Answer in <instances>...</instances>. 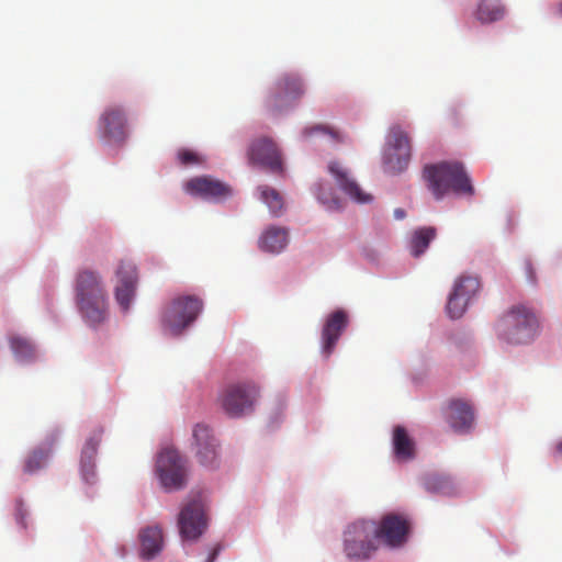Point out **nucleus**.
Segmentation results:
<instances>
[{
	"label": "nucleus",
	"mask_w": 562,
	"mask_h": 562,
	"mask_svg": "<svg viewBox=\"0 0 562 562\" xmlns=\"http://www.w3.org/2000/svg\"><path fill=\"white\" fill-rule=\"evenodd\" d=\"M423 178L436 200L443 199L449 192L468 196L474 194L472 181L461 162L441 161L426 165Z\"/></svg>",
	"instance_id": "1"
},
{
	"label": "nucleus",
	"mask_w": 562,
	"mask_h": 562,
	"mask_svg": "<svg viewBox=\"0 0 562 562\" xmlns=\"http://www.w3.org/2000/svg\"><path fill=\"white\" fill-rule=\"evenodd\" d=\"M77 306L90 325H98L106 317L108 294L102 277L92 270L78 272L75 282Z\"/></svg>",
	"instance_id": "2"
},
{
	"label": "nucleus",
	"mask_w": 562,
	"mask_h": 562,
	"mask_svg": "<svg viewBox=\"0 0 562 562\" xmlns=\"http://www.w3.org/2000/svg\"><path fill=\"white\" fill-rule=\"evenodd\" d=\"M496 329L498 337L507 344H528L537 334L538 319L526 306L516 305L499 318Z\"/></svg>",
	"instance_id": "3"
},
{
	"label": "nucleus",
	"mask_w": 562,
	"mask_h": 562,
	"mask_svg": "<svg viewBox=\"0 0 562 562\" xmlns=\"http://www.w3.org/2000/svg\"><path fill=\"white\" fill-rule=\"evenodd\" d=\"M374 520L359 519L348 525L344 533V552L349 560L370 559L379 548Z\"/></svg>",
	"instance_id": "4"
},
{
	"label": "nucleus",
	"mask_w": 562,
	"mask_h": 562,
	"mask_svg": "<svg viewBox=\"0 0 562 562\" xmlns=\"http://www.w3.org/2000/svg\"><path fill=\"white\" fill-rule=\"evenodd\" d=\"M305 93L302 79L295 74H285L274 83L265 98V108L272 115L291 109Z\"/></svg>",
	"instance_id": "5"
},
{
	"label": "nucleus",
	"mask_w": 562,
	"mask_h": 562,
	"mask_svg": "<svg viewBox=\"0 0 562 562\" xmlns=\"http://www.w3.org/2000/svg\"><path fill=\"white\" fill-rule=\"evenodd\" d=\"M203 303L195 295L175 299L162 314L164 329L171 336L180 335L201 313Z\"/></svg>",
	"instance_id": "6"
},
{
	"label": "nucleus",
	"mask_w": 562,
	"mask_h": 562,
	"mask_svg": "<svg viewBox=\"0 0 562 562\" xmlns=\"http://www.w3.org/2000/svg\"><path fill=\"white\" fill-rule=\"evenodd\" d=\"M156 473L167 492L181 490L187 484V460L178 450L166 448L157 457Z\"/></svg>",
	"instance_id": "7"
},
{
	"label": "nucleus",
	"mask_w": 562,
	"mask_h": 562,
	"mask_svg": "<svg viewBox=\"0 0 562 562\" xmlns=\"http://www.w3.org/2000/svg\"><path fill=\"white\" fill-rule=\"evenodd\" d=\"M259 396V390L252 382L228 385L220 397L221 407L229 417H241L251 413Z\"/></svg>",
	"instance_id": "8"
},
{
	"label": "nucleus",
	"mask_w": 562,
	"mask_h": 562,
	"mask_svg": "<svg viewBox=\"0 0 562 562\" xmlns=\"http://www.w3.org/2000/svg\"><path fill=\"white\" fill-rule=\"evenodd\" d=\"M412 146L409 135L400 126L390 128L387 150L384 156V169L390 173L404 171L411 160Z\"/></svg>",
	"instance_id": "9"
},
{
	"label": "nucleus",
	"mask_w": 562,
	"mask_h": 562,
	"mask_svg": "<svg viewBox=\"0 0 562 562\" xmlns=\"http://www.w3.org/2000/svg\"><path fill=\"white\" fill-rule=\"evenodd\" d=\"M190 445L201 465L214 467L216 464L218 459V441L209 425L198 423L193 426Z\"/></svg>",
	"instance_id": "10"
},
{
	"label": "nucleus",
	"mask_w": 562,
	"mask_h": 562,
	"mask_svg": "<svg viewBox=\"0 0 562 562\" xmlns=\"http://www.w3.org/2000/svg\"><path fill=\"white\" fill-rule=\"evenodd\" d=\"M115 300L123 311H127L135 294L137 270L130 260H121L115 269Z\"/></svg>",
	"instance_id": "11"
},
{
	"label": "nucleus",
	"mask_w": 562,
	"mask_h": 562,
	"mask_svg": "<svg viewBox=\"0 0 562 562\" xmlns=\"http://www.w3.org/2000/svg\"><path fill=\"white\" fill-rule=\"evenodd\" d=\"M127 120L120 106H109L99 119L100 138L106 142L123 143L127 137Z\"/></svg>",
	"instance_id": "12"
},
{
	"label": "nucleus",
	"mask_w": 562,
	"mask_h": 562,
	"mask_svg": "<svg viewBox=\"0 0 562 562\" xmlns=\"http://www.w3.org/2000/svg\"><path fill=\"white\" fill-rule=\"evenodd\" d=\"M178 525L183 539H198L206 528V518L202 503L200 501H192L184 505L179 514Z\"/></svg>",
	"instance_id": "13"
},
{
	"label": "nucleus",
	"mask_w": 562,
	"mask_h": 562,
	"mask_svg": "<svg viewBox=\"0 0 562 562\" xmlns=\"http://www.w3.org/2000/svg\"><path fill=\"white\" fill-rule=\"evenodd\" d=\"M409 530L408 521L401 515L387 514L376 522V537L379 543L382 541L389 547H400L407 538Z\"/></svg>",
	"instance_id": "14"
},
{
	"label": "nucleus",
	"mask_w": 562,
	"mask_h": 562,
	"mask_svg": "<svg viewBox=\"0 0 562 562\" xmlns=\"http://www.w3.org/2000/svg\"><path fill=\"white\" fill-rule=\"evenodd\" d=\"M186 191L193 195L205 200H218L231 195V188L212 177L201 176L194 177L186 182Z\"/></svg>",
	"instance_id": "15"
},
{
	"label": "nucleus",
	"mask_w": 562,
	"mask_h": 562,
	"mask_svg": "<svg viewBox=\"0 0 562 562\" xmlns=\"http://www.w3.org/2000/svg\"><path fill=\"white\" fill-rule=\"evenodd\" d=\"M251 164L261 165L271 170L281 169V156L272 139L262 137L251 143L248 151Z\"/></svg>",
	"instance_id": "16"
},
{
	"label": "nucleus",
	"mask_w": 562,
	"mask_h": 562,
	"mask_svg": "<svg viewBox=\"0 0 562 562\" xmlns=\"http://www.w3.org/2000/svg\"><path fill=\"white\" fill-rule=\"evenodd\" d=\"M348 324V315L342 310L333 312L326 319L322 330V351L329 357Z\"/></svg>",
	"instance_id": "17"
},
{
	"label": "nucleus",
	"mask_w": 562,
	"mask_h": 562,
	"mask_svg": "<svg viewBox=\"0 0 562 562\" xmlns=\"http://www.w3.org/2000/svg\"><path fill=\"white\" fill-rule=\"evenodd\" d=\"M447 422L453 431L468 432L474 423L472 406L462 400H452L447 407Z\"/></svg>",
	"instance_id": "18"
},
{
	"label": "nucleus",
	"mask_w": 562,
	"mask_h": 562,
	"mask_svg": "<svg viewBox=\"0 0 562 562\" xmlns=\"http://www.w3.org/2000/svg\"><path fill=\"white\" fill-rule=\"evenodd\" d=\"M328 170L334 176L341 191L350 196V199L358 203H366L371 200V195L362 191L359 184L349 177L348 171L339 162H330Z\"/></svg>",
	"instance_id": "19"
},
{
	"label": "nucleus",
	"mask_w": 562,
	"mask_h": 562,
	"mask_svg": "<svg viewBox=\"0 0 562 562\" xmlns=\"http://www.w3.org/2000/svg\"><path fill=\"white\" fill-rule=\"evenodd\" d=\"M101 437V429L93 431V434L87 439L81 451V473L83 480L88 483H91L94 479V457L97 454Z\"/></svg>",
	"instance_id": "20"
},
{
	"label": "nucleus",
	"mask_w": 562,
	"mask_h": 562,
	"mask_svg": "<svg viewBox=\"0 0 562 562\" xmlns=\"http://www.w3.org/2000/svg\"><path fill=\"white\" fill-rule=\"evenodd\" d=\"M140 551L144 560H150L157 555L164 544L162 530L159 527H146L139 532Z\"/></svg>",
	"instance_id": "21"
},
{
	"label": "nucleus",
	"mask_w": 562,
	"mask_h": 562,
	"mask_svg": "<svg viewBox=\"0 0 562 562\" xmlns=\"http://www.w3.org/2000/svg\"><path fill=\"white\" fill-rule=\"evenodd\" d=\"M288 241V232L284 228L271 226L262 233L259 247L263 251L278 254L286 247Z\"/></svg>",
	"instance_id": "22"
},
{
	"label": "nucleus",
	"mask_w": 562,
	"mask_h": 562,
	"mask_svg": "<svg viewBox=\"0 0 562 562\" xmlns=\"http://www.w3.org/2000/svg\"><path fill=\"white\" fill-rule=\"evenodd\" d=\"M393 449L398 460L407 461L415 457V442L403 426L394 427Z\"/></svg>",
	"instance_id": "23"
},
{
	"label": "nucleus",
	"mask_w": 562,
	"mask_h": 562,
	"mask_svg": "<svg viewBox=\"0 0 562 562\" xmlns=\"http://www.w3.org/2000/svg\"><path fill=\"white\" fill-rule=\"evenodd\" d=\"M437 231L435 227L429 226L417 228L413 233L409 241V250L412 256H422L428 248L429 244L435 239Z\"/></svg>",
	"instance_id": "24"
},
{
	"label": "nucleus",
	"mask_w": 562,
	"mask_h": 562,
	"mask_svg": "<svg viewBox=\"0 0 562 562\" xmlns=\"http://www.w3.org/2000/svg\"><path fill=\"white\" fill-rule=\"evenodd\" d=\"M475 14L480 22L492 23L504 18L505 8L499 0H481Z\"/></svg>",
	"instance_id": "25"
},
{
	"label": "nucleus",
	"mask_w": 562,
	"mask_h": 562,
	"mask_svg": "<svg viewBox=\"0 0 562 562\" xmlns=\"http://www.w3.org/2000/svg\"><path fill=\"white\" fill-rule=\"evenodd\" d=\"M55 439H52V448H36L30 452L24 461V472L34 473L41 470L47 462L49 456L53 452Z\"/></svg>",
	"instance_id": "26"
},
{
	"label": "nucleus",
	"mask_w": 562,
	"mask_h": 562,
	"mask_svg": "<svg viewBox=\"0 0 562 562\" xmlns=\"http://www.w3.org/2000/svg\"><path fill=\"white\" fill-rule=\"evenodd\" d=\"M426 490L432 493L450 495L454 491V484L449 475L432 474L425 481Z\"/></svg>",
	"instance_id": "27"
},
{
	"label": "nucleus",
	"mask_w": 562,
	"mask_h": 562,
	"mask_svg": "<svg viewBox=\"0 0 562 562\" xmlns=\"http://www.w3.org/2000/svg\"><path fill=\"white\" fill-rule=\"evenodd\" d=\"M258 191L260 193L261 201L267 204L270 212L274 216L280 215L284 205L281 194L276 189L268 186H260Z\"/></svg>",
	"instance_id": "28"
},
{
	"label": "nucleus",
	"mask_w": 562,
	"mask_h": 562,
	"mask_svg": "<svg viewBox=\"0 0 562 562\" xmlns=\"http://www.w3.org/2000/svg\"><path fill=\"white\" fill-rule=\"evenodd\" d=\"M10 347L20 360H30L35 356V347L30 339L21 335L10 337Z\"/></svg>",
	"instance_id": "29"
},
{
	"label": "nucleus",
	"mask_w": 562,
	"mask_h": 562,
	"mask_svg": "<svg viewBox=\"0 0 562 562\" xmlns=\"http://www.w3.org/2000/svg\"><path fill=\"white\" fill-rule=\"evenodd\" d=\"M481 282L475 276H461L454 283L453 290L469 302L470 299L480 290Z\"/></svg>",
	"instance_id": "30"
},
{
	"label": "nucleus",
	"mask_w": 562,
	"mask_h": 562,
	"mask_svg": "<svg viewBox=\"0 0 562 562\" xmlns=\"http://www.w3.org/2000/svg\"><path fill=\"white\" fill-rule=\"evenodd\" d=\"M468 301L464 299V296L460 295L459 292H456L454 290L449 295L448 303H447V312L451 318H459L463 315Z\"/></svg>",
	"instance_id": "31"
},
{
	"label": "nucleus",
	"mask_w": 562,
	"mask_h": 562,
	"mask_svg": "<svg viewBox=\"0 0 562 562\" xmlns=\"http://www.w3.org/2000/svg\"><path fill=\"white\" fill-rule=\"evenodd\" d=\"M316 133H322L324 135H328L333 140L340 142V135L337 130L326 124H315L313 126L306 127L303 130V136L308 138Z\"/></svg>",
	"instance_id": "32"
},
{
	"label": "nucleus",
	"mask_w": 562,
	"mask_h": 562,
	"mask_svg": "<svg viewBox=\"0 0 562 562\" xmlns=\"http://www.w3.org/2000/svg\"><path fill=\"white\" fill-rule=\"evenodd\" d=\"M316 196L328 210H339L341 207V203L338 198L334 196L331 193H329L328 196L325 194L323 184H318Z\"/></svg>",
	"instance_id": "33"
},
{
	"label": "nucleus",
	"mask_w": 562,
	"mask_h": 562,
	"mask_svg": "<svg viewBox=\"0 0 562 562\" xmlns=\"http://www.w3.org/2000/svg\"><path fill=\"white\" fill-rule=\"evenodd\" d=\"M178 159L183 166L196 165L201 162L200 157L194 151L189 149L179 150Z\"/></svg>",
	"instance_id": "34"
},
{
	"label": "nucleus",
	"mask_w": 562,
	"mask_h": 562,
	"mask_svg": "<svg viewBox=\"0 0 562 562\" xmlns=\"http://www.w3.org/2000/svg\"><path fill=\"white\" fill-rule=\"evenodd\" d=\"M525 271L530 282H536V273L530 260L525 261Z\"/></svg>",
	"instance_id": "35"
},
{
	"label": "nucleus",
	"mask_w": 562,
	"mask_h": 562,
	"mask_svg": "<svg viewBox=\"0 0 562 562\" xmlns=\"http://www.w3.org/2000/svg\"><path fill=\"white\" fill-rule=\"evenodd\" d=\"M220 551H221V547L218 544L213 547L211 552L209 553L206 562H214L215 559L217 558Z\"/></svg>",
	"instance_id": "36"
},
{
	"label": "nucleus",
	"mask_w": 562,
	"mask_h": 562,
	"mask_svg": "<svg viewBox=\"0 0 562 562\" xmlns=\"http://www.w3.org/2000/svg\"><path fill=\"white\" fill-rule=\"evenodd\" d=\"M406 216V212L403 209H395L394 210V217L396 220H404Z\"/></svg>",
	"instance_id": "37"
},
{
	"label": "nucleus",
	"mask_w": 562,
	"mask_h": 562,
	"mask_svg": "<svg viewBox=\"0 0 562 562\" xmlns=\"http://www.w3.org/2000/svg\"><path fill=\"white\" fill-rule=\"evenodd\" d=\"M557 14L562 18V1L558 4Z\"/></svg>",
	"instance_id": "38"
},
{
	"label": "nucleus",
	"mask_w": 562,
	"mask_h": 562,
	"mask_svg": "<svg viewBox=\"0 0 562 562\" xmlns=\"http://www.w3.org/2000/svg\"><path fill=\"white\" fill-rule=\"evenodd\" d=\"M557 451L562 454V441L557 445Z\"/></svg>",
	"instance_id": "39"
},
{
	"label": "nucleus",
	"mask_w": 562,
	"mask_h": 562,
	"mask_svg": "<svg viewBox=\"0 0 562 562\" xmlns=\"http://www.w3.org/2000/svg\"><path fill=\"white\" fill-rule=\"evenodd\" d=\"M20 522L23 525V527H25V525L23 522V516L22 515L20 516Z\"/></svg>",
	"instance_id": "40"
}]
</instances>
